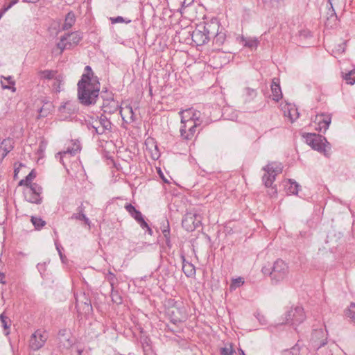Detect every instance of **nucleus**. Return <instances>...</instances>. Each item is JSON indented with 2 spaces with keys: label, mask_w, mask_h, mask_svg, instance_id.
Returning <instances> with one entry per match:
<instances>
[{
  "label": "nucleus",
  "mask_w": 355,
  "mask_h": 355,
  "mask_svg": "<svg viewBox=\"0 0 355 355\" xmlns=\"http://www.w3.org/2000/svg\"><path fill=\"white\" fill-rule=\"evenodd\" d=\"M99 80L93 82L79 80L77 84V97L79 103L84 106L95 105L100 94Z\"/></svg>",
  "instance_id": "1"
},
{
  "label": "nucleus",
  "mask_w": 355,
  "mask_h": 355,
  "mask_svg": "<svg viewBox=\"0 0 355 355\" xmlns=\"http://www.w3.org/2000/svg\"><path fill=\"white\" fill-rule=\"evenodd\" d=\"M219 26L216 22L207 23L204 25H199L192 32V41L197 46H202L207 44L210 38L216 33Z\"/></svg>",
  "instance_id": "2"
},
{
  "label": "nucleus",
  "mask_w": 355,
  "mask_h": 355,
  "mask_svg": "<svg viewBox=\"0 0 355 355\" xmlns=\"http://www.w3.org/2000/svg\"><path fill=\"white\" fill-rule=\"evenodd\" d=\"M261 272L270 277L272 284L283 281L288 274V266L282 259H277L272 266H263Z\"/></svg>",
  "instance_id": "3"
},
{
  "label": "nucleus",
  "mask_w": 355,
  "mask_h": 355,
  "mask_svg": "<svg viewBox=\"0 0 355 355\" xmlns=\"http://www.w3.org/2000/svg\"><path fill=\"white\" fill-rule=\"evenodd\" d=\"M304 138L306 143L313 149L322 153L326 157L330 155L331 144L324 136L315 133H308Z\"/></svg>",
  "instance_id": "4"
},
{
  "label": "nucleus",
  "mask_w": 355,
  "mask_h": 355,
  "mask_svg": "<svg viewBox=\"0 0 355 355\" xmlns=\"http://www.w3.org/2000/svg\"><path fill=\"white\" fill-rule=\"evenodd\" d=\"M282 164L277 162L268 163L263 168L266 173L262 177V181L266 187H270L272 186L276 176L282 172Z\"/></svg>",
  "instance_id": "5"
},
{
  "label": "nucleus",
  "mask_w": 355,
  "mask_h": 355,
  "mask_svg": "<svg viewBox=\"0 0 355 355\" xmlns=\"http://www.w3.org/2000/svg\"><path fill=\"white\" fill-rule=\"evenodd\" d=\"M42 187L34 183L31 187H26L24 191V195L26 201L31 203L40 205L42 202Z\"/></svg>",
  "instance_id": "6"
},
{
  "label": "nucleus",
  "mask_w": 355,
  "mask_h": 355,
  "mask_svg": "<svg viewBox=\"0 0 355 355\" xmlns=\"http://www.w3.org/2000/svg\"><path fill=\"white\" fill-rule=\"evenodd\" d=\"M202 217L200 214L187 213L182 220V226L188 232H193L201 225Z\"/></svg>",
  "instance_id": "7"
},
{
  "label": "nucleus",
  "mask_w": 355,
  "mask_h": 355,
  "mask_svg": "<svg viewBox=\"0 0 355 355\" xmlns=\"http://www.w3.org/2000/svg\"><path fill=\"white\" fill-rule=\"evenodd\" d=\"M305 319V314L302 307L297 306L291 309L286 314V324L297 326Z\"/></svg>",
  "instance_id": "8"
},
{
  "label": "nucleus",
  "mask_w": 355,
  "mask_h": 355,
  "mask_svg": "<svg viewBox=\"0 0 355 355\" xmlns=\"http://www.w3.org/2000/svg\"><path fill=\"white\" fill-rule=\"evenodd\" d=\"M327 332L322 329H314L310 340L311 347L317 350L327 345Z\"/></svg>",
  "instance_id": "9"
},
{
  "label": "nucleus",
  "mask_w": 355,
  "mask_h": 355,
  "mask_svg": "<svg viewBox=\"0 0 355 355\" xmlns=\"http://www.w3.org/2000/svg\"><path fill=\"white\" fill-rule=\"evenodd\" d=\"M47 340V334L44 331L37 330L31 336L29 347L31 349L36 351L44 346Z\"/></svg>",
  "instance_id": "10"
},
{
  "label": "nucleus",
  "mask_w": 355,
  "mask_h": 355,
  "mask_svg": "<svg viewBox=\"0 0 355 355\" xmlns=\"http://www.w3.org/2000/svg\"><path fill=\"white\" fill-rule=\"evenodd\" d=\"M76 306L78 309H82L85 313H89L92 311L91 300L85 293H81L79 295H76Z\"/></svg>",
  "instance_id": "11"
},
{
  "label": "nucleus",
  "mask_w": 355,
  "mask_h": 355,
  "mask_svg": "<svg viewBox=\"0 0 355 355\" xmlns=\"http://www.w3.org/2000/svg\"><path fill=\"white\" fill-rule=\"evenodd\" d=\"M70 219L83 221L85 225L89 226V229H90L91 222L89 219L86 216L85 207L84 206L83 202H81L80 205L77 207L76 211L71 215Z\"/></svg>",
  "instance_id": "12"
},
{
  "label": "nucleus",
  "mask_w": 355,
  "mask_h": 355,
  "mask_svg": "<svg viewBox=\"0 0 355 355\" xmlns=\"http://www.w3.org/2000/svg\"><path fill=\"white\" fill-rule=\"evenodd\" d=\"M171 314V322L174 324L182 322L186 319L184 307L174 306L171 310L168 311Z\"/></svg>",
  "instance_id": "13"
},
{
  "label": "nucleus",
  "mask_w": 355,
  "mask_h": 355,
  "mask_svg": "<svg viewBox=\"0 0 355 355\" xmlns=\"http://www.w3.org/2000/svg\"><path fill=\"white\" fill-rule=\"evenodd\" d=\"M315 121L318 123V129L320 132H325L331 122V115L321 114L315 116Z\"/></svg>",
  "instance_id": "14"
},
{
  "label": "nucleus",
  "mask_w": 355,
  "mask_h": 355,
  "mask_svg": "<svg viewBox=\"0 0 355 355\" xmlns=\"http://www.w3.org/2000/svg\"><path fill=\"white\" fill-rule=\"evenodd\" d=\"M197 128L198 127H188L187 129V126L181 125L180 130L181 137L184 140H191L196 133L200 132V129Z\"/></svg>",
  "instance_id": "15"
},
{
  "label": "nucleus",
  "mask_w": 355,
  "mask_h": 355,
  "mask_svg": "<svg viewBox=\"0 0 355 355\" xmlns=\"http://www.w3.org/2000/svg\"><path fill=\"white\" fill-rule=\"evenodd\" d=\"M59 111L65 112L69 114H74L78 111V103L76 101H68L60 106Z\"/></svg>",
  "instance_id": "16"
},
{
  "label": "nucleus",
  "mask_w": 355,
  "mask_h": 355,
  "mask_svg": "<svg viewBox=\"0 0 355 355\" xmlns=\"http://www.w3.org/2000/svg\"><path fill=\"white\" fill-rule=\"evenodd\" d=\"M271 91L272 94V99L278 102L282 98V93L279 83V80L274 78L271 84Z\"/></svg>",
  "instance_id": "17"
},
{
  "label": "nucleus",
  "mask_w": 355,
  "mask_h": 355,
  "mask_svg": "<svg viewBox=\"0 0 355 355\" xmlns=\"http://www.w3.org/2000/svg\"><path fill=\"white\" fill-rule=\"evenodd\" d=\"M73 142V147L70 148L69 147L67 150V151H64L63 153H58V155L60 156V162H62V157L68 153L71 154V155H75L77 153H78L80 150V144L78 140H72Z\"/></svg>",
  "instance_id": "18"
},
{
  "label": "nucleus",
  "mask_w": 355,
  "mask_h": 355,
  "mask_svg": "<svg viewBox=\"0 0 355 355\" xmlns=\"http://www.w3.org/2000/svg\"><path fill=\"white\" fill-rule=\"evenodd\" d=\"M65 35L67 37L69 48L76 46L83 38L82 33L78 31L66 34Z\"/></svg>",
  "instance_id": "19"
},
{
  "label": "nucleus",
  "mask_w": 355,
  "mask_h": 355,
  "mask_svg": "<svg viewBox=\"0 0 355 355\" xmlns=\"http://www.w3.org/2000/svg\"><path fill=\"white\" fill-rule=\"evenodd\" d=\"M101 108L104 113L112 114L117 110L118 103L115 101L105 100V102L103 103Z\"/></svg>",
  "instance_id": "20"
},
{
  "label": "nucleus",
  "mask_w": 355,
  "mask_h": 355,
  "mask_svg": "<svg viewBox=\"0 0 355 355\" xmlns=\"http://www.w3.org/2000/svg\"><path fill=\"white\" fill-rule=\"evenodd\" d=\"M160 230H162L164 237L165 238L166 244L167 246L171 247L170 226L169 222L167 219H163L160 225Z\"/></svg>",
  "instance_id": "21"
},
{
  "label": "nucleus",
  "mask_w": 355,
  "mask_h": 355,
  "mask_svg": "<svg viewBox=\"0 0 355 355\" xmlns=\"http://www.w3.org/2000/svg\"><path fill=\"white\" fill-rule=\"evenodd\" d=\"M241 41L243 42V45L245 47H248L250 49H256L259 44V41L256 37H242Z\"/></svg>",
  "instance_id": "22"
},
{
  "label": "nucleus",
  "mask_w": 355,
  "mask_h": 355,
  "mask_svg": "<svg viewBox=\"0 0 355 355\" xmlns=\"http://www.w3.org/2000/svg\"><path fill=\"white\" fill-rule=\"evenodd\" d=\"M287 192L290 194L297 195L300 185L292 179H288L285 184Z\"/></svg>",
  "instance_id": "23"
},
{
  "label": "nucleus",
  "mask_w": 355,
  "mask_h": 355,
  "mask_svg": "<svg viewBox=\"0 0 355 355\" xmlns=\"http://www.w3.org/2000/svg\"><path fill=\"white\" fill-rule=\"evenodd\" d=\"M125 209L136 221L139 220L143 217L141 211L137 210L132 204H126Z\"/></svg>",
  "instance_id": "24"
},
{
  "label": "nucleus",
  "mask_w": 355,
  "mask_h": 355,
  "mask_svg": "<svg viewBox=\"0 0 355 355\" xmlns=\"http://www.w3.org/2000/svg\"><path fill=\"white\" fill-rule=\"evenodd\" d=\"M84 79L85 81L93 82L95 80H99L98 78L94 76V73L90 66H86L85 67V73L81 76L80 80Z\"/></svg>",
  "instance_id": "25"
},
{
  "label": "nucleus",
  "mask_w": 355,
  "mask_h": 355,
  "mask_svg": "<svg viewBox=\"0 0 355 355\" xmlns=\"http://www.w3.org/2000/svg\"><path fill=\"white\" fill-rule=\"evenodd\" d=\"M76 21L75 15L73 12H69L65 17L64 22L62 25V30H68L72 27Z\"/></svg>",
  "instance_id": "26"
},
{
  "label": "nucleus",
  "mask_w": 355,
  "mask_h": 355,
  "mask_svg": "<svg viewBox=\"0 0 355 355\" xmlns=\"http://www.w3.org/2000/svg\"><path fill=\"white\" fill-rule=\"evenodd\" d=\"M36 177V173L34 170H32L28 175L26 176L24 179H22L19 182V186H25L26 187H31L32 184V181Z\"/></svg>",
  "instance_id": "27"
},
{
  "label": "nucleus",
  "mask_w": 355,
  "mask_h": 355,
  "mask_svg": "<svg viewBox=\"0 0 355 355\" xmlns=\"http://www.w3.org/2000/svg\"><path fill=\"white\" fill-rule=\"evenodd\" d=\"M182 270L188 277H193L196 274L195 266L189 262H183Z\"/></svg>",
  "instance_id": "28"
},
{
  "label": "nucleus",
  "mask_w": 355,
  "mask_h": 355,
  "mask_svg": "<svg viewBox=\"0 0 355 355\" xmlns=\"http://www.w3.org/2000/svg\"><path fill=\"white\" fill-rule=\"evenodd\" d=\"M181 116V123L182 125L188 127H198L200 125V123L195 122V121L189 120L187 118V115L184 114V111H180L179 113Z\"/></svg>",
  "instance_id": "29"
},
{
  "label": "nucleus",
  "mask_w": 355,
  "mask_h": 355,
  "mask_svg": "<svg viewBox=\"0 0 355 355\" xmlns=\"http://www.w3.org/2000/svg\"><path fill=\"white\" fill-rule=\"evenodd\" d=\"M181 116V123L182 125L188 127H198L200 125V123L195 122V121L189 120L187 118V115L184 114V111H180L179 113Z\"/></svg>",
  "instance_id": "30"
},
{
  "label": "nucleus",
  "mask_w": 355,
  "mask_h": 355,
  "mask_svg": "<svg viewBox=\"0 0 355 355\" xmlns=\"http://www.w3.org/2000/svg\"><path fill=\"white\" fill-rule=\"evenodd\" d=\"M53 106L51 103H45L44 105L39 110L38 118H44L47 116L53 110Z\"/></svg>",
  "instance_id": "31"
},
{
  "label": "nucleus",
  "mask_w": 355,
  "mask_h": 355,
  "mask_svg": "<svg viewBox=\"0 0 355 355\" xmlns=\"http://www.w3.org/2000/svg\"><path fill=\"white\" fill-rule=\"evenodd\" d=\"M184 114L187 115V118L189 120L195 121V122L198 123H202V121L200 120V112H193L192 110L189 109L184 111Z\"/></svg>",
  "instance_id": "32"
},
{
  "label": "nucleus",
  "mask_w": 355,
  "mask_h": 355,
  "mask_svg": "<svg viewBox=\"0 0 355 355\" xmlns=\"http://www.w3.org/2000/svg\"><path fill=\"white\" fill-rule=\"evenodd\" d=\"M218 28H217V31H216V33L213 35L214 37V44L217 46H220L223 45L225 41L226 36L225 34L223 33H218Z\"/></svg>",
  "instance_id": "33"
},
{
  "label": "nucleus",
  "mask_w": 355,
  "mask_h": 355,
  "mask_svg": "<svg viewBox=\"0 0 355 355\" xmlns=\"http://www.w3.org/2000/svg\"><path fill=\"white\" fill-rule=\"evenodd\" d=\"M336 346L334 344H331L327 346L324 345V347H321V348L318 349L317 354L318 355H333V348H335Z\"/></svg>",
  "instance_id": "34"
},
{
  "label": "nucleus",
  "mask_w": 355,
  "mask_h": 355,
  "mask_svg": "<svg viewBox=\"0 0 355 355\" xmlns=\"http://www.w3.org/2000/svg\"><path fill=\"white\" fill-rule=\"evenodd\" d=\"M0 320L1 322L2 326L5 330V334L7 336L10 334V320L4 315V313H1L0 315Z\"/></svg>",
  "instance_id": "35"
},
{
  "label": "nucleus",
  "mask_w": 355,
  "mask_h": 355,
  "mask_svg": "<svg viewBox=\"0 0 355 355\" xmlns=\"http://www.w3.org/2000/svg\"><path fill=\"white\" fill-rule=\"evenodd\" d=\"M98 123L101 124V128H103L104 130L110 131L111 130L112 123L104 114L101 115L99 117Z\"/></svg>",
  "instance_id": "36"
},
{
  "label": "nucleus",
  "mask_w": 355,
  "mask_h": 355,
  "mask_svg": "<svg viewBox=\"0 0 355 355\" xmlns=\"http://www.w3.org/2000/svg\"><path fill=\"white\" fill-rule=\"evenodd\" d=\"M56 74L57 71L54 70H44L40 71L41 78L46 80L57 79Z\"/></svg>",
  "instance_id": "37"
},
{
  "label": "nucleus",
  "mask_w": 355,
  "mask_h": 355,
  "mask_svg": "<svg viewBox=\"0 0 355 355\" xmlns=\"http://www.w3.org/2000/svg\"><path fill=\"white\" fill-rule=\"evenodd\" d=\"M300 347L298 343L295 344L290 349H285L282 352V355H300Z\"/></svg>",
  "instance_id": "38"
},
{
  "label": "nucleus",
  "mask_w": 355,
  "mask_h": 355,
  "mask_svg": "<svg viewBox=\"0 0 355 355\" xmlns=\"http://www.w3.org/2000/svg\"><path fill=\"white\" fill-rule=\"evenodd\" d=\"M264 6L268 8H278L283 0H262Z\"/></svg>",
  "instance_id": "39"
},
{
  "label": "nucleus",
  "mask_w": 355,
  "mask_h": 355,
  "mask_svg": "<svg viewBox=\"0 0 355 355\" xmlns=\"http://www.w3.org/2000/svg\"><path fill=\"white\" fill-rule=\"evenodd\" d=\"M31 220L36 230H40L46 225V222L39 217L32 216Z\"/></svg>",
  "instance_id": "40"
},
{
  "label": "nucleus",
  "mask_w": 355,
  "mask_h": 355,
  "mask_svg": "<svg viewBox=\"0 0 355 355\" xmlns=\"http://www.w3.org/2000/svg\"><path fill=\"white\" fill-rule=\"evenodd\" d=\"M111 298L112 302L116 304H121L123 302L121 295L119 291L114 290V287H112Z\"/></svg>",
  "instance_id": "41"
},
{
  "label": "nucleus",
  "mask_w": 355,
  "mask_h": 355,
  "mask_svg": "<svg viewBox=\"0 0 355 355\" xmlns=\"http://www.w3.org/2000/svg\"><path fill=\"white\" fill-rule=\"evenodd\" d=\"M57 46L60 49L61 53L63 52L65 49H69L67 37L65 35L61 37L60 41L57 44Z\"/></svg>",
  "instance_id": "42"
},
{
  "label": "nucleus",
  "mask_w": 355,
  "mask_h": 355,
  "mask_svg": "<svg viewBox=\"0 0 355 355\" xmlns=\"http://www.w3.org/2000/svg\"><path fill=\"white\" fill-rule=\"evenodd\" d=\"M244 282H244L243 278L241 277L236 278V279H233L232 284H230V290L232 291V290H235L237 288H239L244 284Z\"/></svg>",
  "instance_id": "43"
},
{
  "label": "nucleus",
  "mask_w": 355,
  "mask_h": 355,
  "mask_svg": "<svg viewBox=\"0 0 355 355\" xmlns=\"http://www.w3.org/2000/svg\"><path fill=\"white\" fill-rule=\"evenodd\" d=\"M344 79L347 84L354 85L355 83V69L350 71L344 76Z\"/></svg>",
  "instance_id": "44"
},
{
  "label": "nucleus",
  "mask_w": 355,
  "mask_h": 355,
  "mask_svg": "<svg viewBox=\"0 0 355 355\" xmlns=\"http://www.w3.org/2000/svg\"><path fill=\"white\" fill-rule=\"evenodd\" d=\"M346 315L352 322L355 323V304L351 303L349 307L347 310Z\"/></svg>",
  "instance_id": "45"
},
{
  "label": "nucleus",
  "mask_w": 355,
  "mask_h": 355,
  "mask_svg": "<svg viewBox=\"0 0 355 355\" xmlns=\"http://www.w3.org/2000/svg\"><path fill=\"white\" fill-rule=\"evenodd\" d=\"M332 1L333 0H328V3L329 4L330 7L327 12V15H329L327 19L329 20V19L334 18L335 20H337V15L333 7Z\"/></svg>",
  "instance_id": "46"
},
{
  "label": "nucleus",
  "mask_w": 355,
  "mask_h": 355,
  "mask_svg": "<svg viewBox=\"0 0 355 355\" xmlns=\"http://www.w3.org/2000/svg\"><path fill=\"white\" fill-rule=\"evenodd\" d=\"M101 96L103 100V102H105V100H108V101H114L113 98V94L112 92H108L106 89L102 90L101 92Z\"/></svg>",
  "instance_id": "47"
},
{
  "label": "nucleus",
  "mask_w": 355,
  "mask_h": 355,
  "mask_svg": "<svg viewBox=\"0 0 355 355\" xmlns=\"http://www.w3.org/2000/svg\"><path fill=\"white\" fill-rule=\"evenodd\" d=\"M110 21H111L112 24H116V23L129 24L131 22L130 19H125L121 16H118L116 17H111Z\"/></svg>",
  "instance_id": "48"
},
{
  "label": "nucleus",
  "mask_w": 355,
  "mask_h": 355,
  "mask_svg": "<svg viewBox=\"0 0 355 355\" xmlns=\"http://www.w3.org/2000/svg\"><path fill=\"white\" fill-rule=\"evenodd\" d=\"M234 352V349L232 344L230 345V347H225L220 349V355H232Z\"/></svg>",
  "instance_id": "49"
},
{
  "label": "nucleus",
  "mask_w": 355,
  "mask_h": 355,
  "mask_svg": "<svg viewBox=\"0 0 355 355\" xmlns=\"http://www.w3.org/2000/svg\"><path fill=\"white\" fill-rule=\"evenodd\" d=\"M106 279L110 282L111 287H114V284L116 281L115 275L112 272L109 271L106 275Z\"/></svg>",
  "instance_id": "50"
},
{
  "label": "nucleus",
  "mask_w": 355,
  "mask_h": 355,
  "mask_svg": "<svg viewBox=\"0 0 355 355\" xmlns=\"http://www.w3.org/2000/svg\"><path fill=\"white\" fill-rule=\"evenodd\" d=\"M246 95L250 97V99H253L257 96V91L254 89L246 87L245 89Z\"/></svg>",
  "instance_id": "51"
},
{
  "label": "nucleus",
  "mask_w": 355,
  "mask_h": 355,
  "mask_svg": "<svg viewBox=\"0 0 355 355\" xmlns=\"http://www.w3.org/2000/svg\"><path fill=\"white\" fill-rule=\"evenodd\" d=\"M125 110H127L128 112V113L130 114V121H135V113H134V111L132 110V107L131 106H127L125 107Z\"/></svg>",
  "instance_id": "52"
},
{
  "label": "nucleus",
  "mask_w": 355,
  "mask_h": 355,
  "mask_svg": "<svg viewBox=\"0 0 355 355\" xmlns=\"http://www.w3.org/2000/svg\"><path fill=\"white\" fill-rule=\"evenodd\" d=\"M193 2V0H184L182 3V7L180 8V12H182V10L184 8H187Z\"/></svg>",
  "instance_id": "53"
},
{
  "label": "nucleus",
  "mask_w": 355,
  "mask_h": 355,
  "mask_svg": "<svg viewBox=\"0 0 355 355\" xmlns=\"http://www.w3.org/2000/svg\"><path fill=\"white\" fill-rule=\"evenodd\" d=\"M141 226V228L143 229H146L148 227H149V225H148V223L145 221L144 218V216L139 219V220H137V221Z\"/></svg>",
  "instance_id": "54"
},
{
  "label": "nucleus",
  "mask_w": 355,
  "mask_h": 355,
  "mask_svg": "<svg viewBox=\"0 0 355 355\" xmlns=\"http://www.w3.org/2000/svg\"><path fill=\"white\" fill-rule=\"evenodd\" d=\"M92 129L94 130V132L97 135H103L105 132V130L103 128H100L98 126H92Z\"/></svg>",
  "instance_id": "55"
},
{
  "label": "nucleus",
  "mask_w": 355,
  "mask_h": 355,
  "mask_svg": "<svg viewBox=\"0 0 355 355\" xmlns=\"http://www.w3.org/2000/svg\"><path fill=\"white\" fill-rule=\"evenodd\" d=\"M1 83V87L3 89H11L12 92H15L16 88L15 87H13V86L10 87V86H8V85H5L2 81Z\"/></svg>",
  "instance_id": "56"
},
{
  "label": "nucleus",
  "mask_w": 355,
  "mask_h": 355,
  "mask_svg": "<svg viewBox=\"0 0 355 355\" xmlns=\"http://www.w3.org/2000/svg\"><path fill=\"white\" fill-rule=\"evenodd\" d=\"M295 114H296V116L294 118L293 114L291 113V112H289V113H288L289 118L291 119L292 122H293L294 120L296 119L297 118H298V116H299V113L297 111H295Z\"/></svg>",
  "instance_id": "57"
},
{
  "label": "nucleus",
  "mask_w": 355,
  "mask_h": 355,
  "mask_svg": "<svg viewBox=\"0 0 355 355\" xmlns=\"http://www.w3.org/2000/svg\"><path fill=\"white\" fill-rule=\"evenodd\" d=\"M346 45V42L340 44L338 46V51H341L342 52H344L345 51V46Z\"/></svg>",
  "instance_id": "58"
},
{
  "label": "nucleus",
  "mask_w": 355,
  "mask_h": 355,
  "mask_svg": "<svg viewBox=\"0 0 355 355\" xmlns=\"http://www.w3.org/2000/svg\"><path fill=\"white\" fill-rule=\"evenodd\" d=\"M4 78L8 82L9 84L12 85H15V82L12 80V78L11 76H8V77Z\"/></svg>",
  "instance_id": "59"
},
{
  "label": "nucleus",
  "mask_w": 355,
  "mask_h": 355,
  "mask_svg": "<svg viewBox=\"0 0 355 355\" xmlns=\"http://www.w3.org/2000/svg\"><path fill=\"white\" fill-rule=\"evenodd\" d=\"M67 333V329H60L58 332V335L60 336H64L65 334Z\"/></svg>",
  "instance_id": "60"
},
{
  "label": "nucleus",
  "mask_w": 355,
  "mask_h": 355,
  "mask_svg": "<svg viewBox=\"0 0 355 355\" xmlns=\"http://www.w3.org/2000/svg\"><path fill=\"white\" fill-rule=\"evenodd\" d=\"M55 246H56V249H57V250H58V252L59 253V255H60V258L62 259V252L60 250V245L57 243H55Z\"/></svg>",
  "instance_id": "61"
},
{
  "label": "nucleus",
  "mask_w": 355,
  "mask_h": 355,
  "mask_svg": "<svg viewBox=\"0 0 355 355\" xmlns=\"http://www.w3.org/2000/svg\"><path fill=\"white\" fill-rule=\"evenodd\" d=\"M87 126L88 129H91V128H92V126H96V125H95L94 123V122H88V123H87Z\"/></svg>",
  "instance_id": "62"
},
{
  "label": "nucleus",
  "mask_w": 355,
  "mask_h": 355,
  "mask_svg": "<svg viewBox=\"0 0 355 355\" xmlns=\"http://www.w3.org/2000/svg\"><path fill=\"white\" fill-rule=\"evenodd\" d=\"M44 265H45V263H38L37 264V269L39 270L40 272H41V270L43 268Z\"/></svg>",
  "instance_id": "63"
},
{
  "label": "nucleus",
  "mask_w": 355,
  "mask_h": 355,
  "mask_svg": "<svg viewBox=\"0 0 355 355\" xmlns=\"http://www.w3.org/2000/svg\"><path fill=\"white\" fill-rule=\"evenodd\" d=\"M18 1L19 0H12L8 4L12 8L14 5H15L18 2Z\"/></svg>",
  "instance_id": "64"
}]
</instances>
